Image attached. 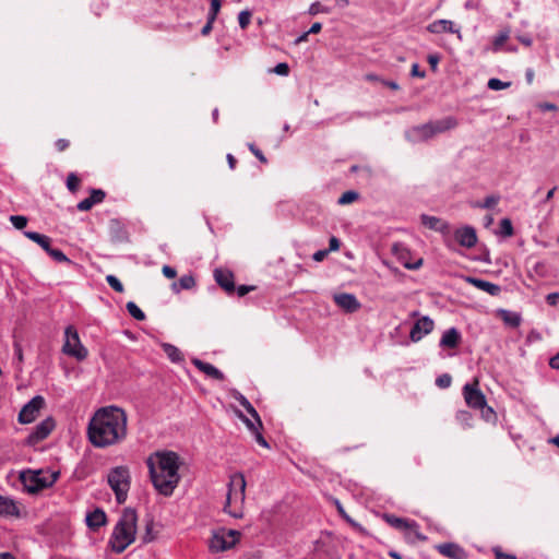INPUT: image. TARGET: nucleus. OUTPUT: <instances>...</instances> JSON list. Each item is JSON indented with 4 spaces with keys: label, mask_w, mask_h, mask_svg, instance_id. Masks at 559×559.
<instances>
[{
    "label": "nucleus",
    "mask_w": 559,
    "mask_h": 559,
    "mask_svg": "<svg viewBox=\"0 0 559 559\" xmlns=\"http://www.w3.org/2000/svg\"><path fill=\"white\" fill-rule=\"evenodd\" d=\"M55 426L56 423L52 417L45 418L38 425H36L34 430L28 435L27 443L29 445H35L38 442L43 441L50 435Z\"/></svg>",
    "instance_id": "9b49d317"
},
{
    "label": "nucleus",
    "mask_w": 559,
    "mask_h": 559,
    "mask_svg": "<svg viewBox=\"0 0 559 559\" xmlns=\"http://www.w3.org/2000/svg\"><path fill=\"white\" fill-rule=\"evenodd\" d=\"M58 473L43 472V471H26L22 472L20 479L29 493L38 492L44 488L52 486L57 478Z\"/></svg>",
    "instance_id": "423d86ee"
},
{
    "label": "nucleus",
    "mask_w": 559,
    "mask_h": 559,
    "mask_svg": "<svg viewBox=\"0 0 559 559\" xmlns=\"http://www.w3.org/2000/svg\"><path fill=\"white\" fill-rule=\"evenodd\" d=\"M455 419L464 429L471 428L473 426V415L468 411H457L455 414Z\"/></svg>",
    "instance_id": "2f4dec72"
},
{
    "label": "nucleus",
    "mask_w": 559,
    "mask_h": 559,
    "mask_svg": "<svg viewBox=\"0 0 559 559\" xmlns=\"http://www.w3.org/2000/svg\"><path fill=\"white\" fill-rule=\"evenodd\" d=\"M240 536L238 531H218L213 534L210 539L209 547L213 552H221L230 549L236 545Z\"/></svg>",
    "instance_id": "6e6552de"
},
{
    "label": "nucleus",
    "mask_w": 559,
    "mask_h": 559,
    "mask_svg": "<svg viewBox=\"0 0 559 559\" xmlns=\"http://www.w3.org/2000/svg\"><path fill=\"white\" fill-rule=\"evenodd\" d=\"M162 272L167 278H174L177 275L176 270L169 265H164Z\"/></svg>",
    "instance_id": "4d7b16f0"
},
{
    "label": "nucleus",
    "mask_w": 559,
    "mask_h": 559,
    "mask_svg": "<svg viewBox=\"0 0 559 559\" xmlns=\"http://www.w3.org/2000/svg\"><path fill=\"white\" fill-rule=\"evenodd\" d=\"M427 31L432 34L455 33L457 34L459 38H462L460 29L454 28V24L450 20L442 19L433 21L427 26Z\"/></svg>",
    "instance_id": "a211bd4d"
},
{
    "label": "nucleus",
    "mask_w": 559,
    "mask_h": 559,
    "mask_svg": "<svg viewBox=\"0 0 559 559\" xmlns=\"http://www.w3.org/2000/svg\"><path fill=\"white\" fill-rule=\"evenodd\" d=\"M509 38V35L507 32H501L499 33L495 39H493V48L497 50L499 49L504 43L506 40Z\"/></svg>",
    "instance_id": "de8ad7c7"
},
{
    "label": "nucleus",
    "mask_w": 559,
    "mask_h": 559,
    "mask_svg": "<svg viewBox=\"0 0 559 559\" xmlns=\"http://www.w3.org/2000/svg\"><path fill=\"white\" fill-rule=\"evenodd\" d=\"M152 528H153V523L152 522L147 523L145 535L142 537L143 543H145V544L151 543L154 539V536L152 535Z\"/></svg>",
    "instance_id": "5fc2aeb1"
},
{
    "label": "nucleus",
    "mask_w": 559,
    "mask_h": 559,
    "mask_svg": "<svg viewBox=\"0 0 559 559\" xmlns=\"http://www.w3.org/2000/svg\"><path fill=\"white\" fill-rule=\"evenodd\" d=\"M347 523L358 533L360 534H367L366 528L360 525L358 522H356L354 519H347Z\"/></svg>",
    "instance_id": "864d4df0"
},
{
    "label": "nucleus",
    "mask_w": 559,
    "mask_h": 559,
    "mask_svg": "<svg viewBox=\"0 0 559 559\" xmlns=\"http://www.w3.org/2000/svg\"><path fill=\"white\" fill-rule=\"evenodd\" d=\"M163 349H164L165 354L167 355V357L173 362H179V361L183 360L181 352L175 345L165 343V344H163Z\"/></svg>",
    "instance_id": "7c9ffc66"
},
{
    "label": "nucleus",
    "mask_w": 559,
    "mask_h": 559,
    "mask_svg": "<svg viewBox=\"0 0 559 559\" xmlns=\"http://www.w3.org/2000/svg\"><path fill=\"white\" fill-rule=\"evenodd\" d=\"M251 21V12L248 10L241 11L238 15V23L242 29H246Z\"/></svg>",
    "instance_id": "79ce46f5"
},
{
    "label": "nucleus",
    "mask_w": 559,
    "mask_h": 559,
    "mask_svg": "<svg viewBox=\"0 0 559 559\" xmlns=\"http://www.w3.org/2000/svg\"><path fill=\"white\" fill-rule=\"evenodd\" d=\"M213 23L214 21H211L209 17H207V21L205 23V25L202 27L201 29V34L203 36H206L211 33L212 28H213Z\"/></svg>",
    "instance_id": "338daca9"
},
{
    "label": "nucleus",
    "mask_w": 559,
    "mask_h": 559,
    "mask_svg": "<svg viewBox=\"0 0 559 559\" xmlns=\"http://www.w3.org/2000/svg\"><path fill=\"white\" fill-rule=\"evenodd\" d=\"M330 10L320 2H313L309 8V14L317 15L319 13H329Z\"/></svg>",
    "instance_id": "49530a36"
},
{
    "label": "nucleus",
    "mask_w": 559,
    "mask_h": 559,
    "mask_svg": "<svg viewBox=\"0 0 559 559\" xmlns=\"http://www.w3.org/2000/svg\"><path fill=\"white\" fill-rule=\"evenodd\" d=\"M246 485V478L242 473L230 475L224 511L235 519L243 516Z\"/></svg>",
    "instance_id": "20e7f679"
},
{
    "label": "nucleus",
    "mask_w": 559,
    "mask_h": 559,
    "mask_svg": "<svg viewBox=\"0 0 559 559\" xmlns=\"http://www.w3.org/2000/svg\"><path fill=\"white\" fill-rule=\"evenodd\" d=\"M66 341L62 352L69 356L75 357L78 360H83L87 357V349L82 345L76 329L72 325L66 328Z\"/></svg>",
    "instance_id": "0eeeda50"
},
{
    "label": "nucleus",
    "mask_w": 559,
    "mask_h": 559,
    "mask_svg": "<svg viewBox=\"0 0 559 559\" xmlns=\"http://www.w3.org/2000/svg\"><path fill=\"white\" fill-rule=\"evenodd\" d=\"M433 320L425 316L418 319L413 325L409 337L413 342L420 341L425 335L429 334L433 330Z\"/></svg>",
    "instance_id": "f8f14e48"
},
{
    "label": "nucleus",
    "mask_w": 559,
    "mask_h": 559,
    "mask_svg": "<svg viewBox=\"0 0 559 559\" xmlns=\"http://www.w3.org/2000/svg\"><path fill=\"white\" fill-rule=\"evenodd\" d=\"M477 409L480 411L481 417L486 421H491L496 418V413L493 412V409L490 406L487 405V403L485 404L484 407H478Z\"/></svg>",
    "instance_id": "a18cd8bd"
},
{
    "label": "nucleus",
    "mask_w": 559,
    "mask_h": 559,
    "mask_svg": "<svg viewBox=\"0 0 559 559\" xmlns=\"http://www.w3.org/2000/svg\"><path fill=\"white\" fill-rule=\"evenodd\" d=\"M273 72L278 75L286 76L289 74V67L287 63L281 62L275 66V68L273 69Z\"/></svg>",
    "instance_id": "8fccbe9b"
},
{
    "label": "nucleus",
    "mask_w": 559,
    "mask_h": 559,
    "mask_svg": "<svg viewBox=\"0 0 559 559\" xmlns=\"http://www.w3.org/2000/svg\"><path fill=\"white\" fill-rule=\"evenodd\" d=\"M45 406V399L41 395L34 396L28 401L19 413V423L31 424L39 415L40 409Z\"/></svg>",
    "instance_id": "9d476101"
},
{
    "label": "nucleus",
    "mask_w": 559,
    "mask_h": 559,
    "mask_svg": "<svg viewBox=\"0 0 559 559\" xmlns=\"http://www.w3.org/2000/svg\"><path fill=\"white\" fill-rule=\"evenodd\" d=\"M66 183H67V188L71 192H75L79 189L80 178L74 173H71L68 175Z\"/></svg>",
    "instance_id": "ea45409f"
},
{
    "label": "nucleus",
    "mask_w": 559,
    "mask_h": 559,
    "mask_svg": "<svg viewBox=\"0 0 559 559\" xmlns=\"http://www.w3.org/2000/svg\"><path fill=\"white\" fill-rule=\"evenodd\" d=\"M340 240L336 238V237H331L330 240H329V252L330 251H336L340 249Z\"/></svg>",
    "instance_id": "680f3d73"
},
{
    "label": "nucleus",
    "mask_w": 559,
    "mask_h": 559,
    "mask_svg": "<svg viewBox=\"0 0 559 559\" xmlns=\"http://www.w3.org/2000/svg\"><path fill=\"white\" fill-rule=\"evenodd\" d=\"M85 520L86 525L91 530L96 531L106 524L107 518L106 513L102 509H95L94 511L87 513Z\"/></svg>",
    "instance_id": "5701e85b"
},
{
    "label": "nucleus",
    "mask_w": 559,
    "mask_h": 559,
    "mask_svg": "<svg viewBox=\"0 0 559 559\" xmlns=\"http://www.w3.org/2000/svg\"><path fill=\"white\" fill-rule=\"evenodd\" d=\"M461 341V334L456 328L448 329L441 336L439 345L443 348H455Z\"/></svg>",
    "instance_id": "4be33fe9"
},
{
    "label": "nucleus",
    "mask_w": 559,
    "mask_h": 559,
    "mask_svg": "<svg viewBox=\"0 0 559 559\" xmlns=\"http://www.w3.org/2000/svg\"><path fill=\"white\" fill-rule=\"evenodd\" d=\"M254 435V439L255 441L264 447V448H269V443L266 442V440L264 439V437L262 436V433L260 432V429L255 430L254 432H252Z\"/></svg>",
    "instance_id": "bf43d9fd"
},
{
    "label": "nucleus",
    "mask_w": 559,
    "mask_h": 559,
    "mask_svg": "<svg viewBox=\"0 0 559 559\" xmlns=\"http://www.w3.org/2000/svg\"><path fill=\"white\" fill-rule=\"evenodd\" d=\"M254 289V286H248V285H239L236 287L235 292L239 297L246 296L248 293L252 292Z\"/></svg>",
    "instance_id": "603ef678"
},
{
    "label": "nucleus",
    "mask_w": 559,
    "mask_h": 559,
    "mask_svg": "<svg viewBox=\"0 0 559 559\" xmlns=\"http://www.w3.org/2000/svg\"><path fill=\"white\" fill-rule=\"evenodd\" d=\"M546 299L549 305L555 306L559 301V293H551L547 295Z\"/></svg>",
    "instance_id": "774afa93"
},
{
    "label": "nucleus",
    "mask_w": 559,
    "mask_h": 559,
    "mask_svg": "<svg viewBox=\"0 0 559 559\" xmlns=\"http://www.w3.org/2000/svg\"><path fill=\"white\" fill-rule=\"evenodd\" d=\"M499 201H500L499 195L491 194V195L486 197L483 202H480V201L474 202L472 204V206L478 207V209H493L499 203Z\"/></svg>",
    "instance_id": "473e14b6"
},
{
    "label": "nucleus",
    "mask_w": 559,
    "mask_h": 559,
    "mask_svg": "<svg viewBox=\"0 0 559 559\" xmlns=\"http://www.w3.org/2000/svg\"><path fill=\"white\" fill-rule=\"evenodd\" d=\"M385 520L391 526L397 530H408L412 526L416 525L414 521L409 523L407 520L394 515H385Z\"/></svg>",
    "instance_id": "c756f323"
},
{
    "label": "nucleus",
    "mask_w": 559,
    "mask_h": 559,
    "mask_svg": "<svg viewBox=\"0 0 559 559\" xmlns=\"http://www.w3.org/2000/svg\"><path fill=\"white\" fill-rule=\"evenodd\" d=\"M510 85H511V82H502L501 80L496 79V78L489 79V81L487 83L488 88L492 90V91L504 90V88L509 87Z\"/></svg>",
    "instance_id": "e433bc0d"
},
{
    "label": "nucleus",
    "mask_w": 559,
    "mask_h": 559,
    "mask_svg": "<svg viewBox=\"0 0 559 559\" xmlns=\"http://www.w3.org/2000/svg\"><path fill=\"white\" fill-rule=\"evenodd\" d=\"M498 234L502 237H511L513 235V226L511 219L502 218L500 221Z\"/></svg>",
    "instance_id": "f704fd0d"
},
{
    "label": "nucleus",
    "mask_w": 559,
    "mask_h": 559,
    "mask_svg": "<svg viewBox=\"0 0 559 559\" xmlns=\"http://www.w3.org/2000/svg\"><path fill=\"white\" fill-rule=\"evenodd\" d=\"M496 559H516L514 555L504 554L500 548L493 549Z\"/></svg>",
    "instance_id": "6e6d98bb"
},
{
    "label": "nucleus",
    "mask_w": 559,
    "mask_h": 559,
    "mask_svg": "<svg viewBox=\"0 0 559 559\" xmlns=\"http://www.w3.org/2000/svg\"><path fill=\"white\" fill-rule=\"evenodd\" d=\"M55 145L59 152H63L64 150H67L69 147L70 143L66 139H59L56 141Z\"/></svg>",
    "instance_id": "052dcab7"
},
{
    "label": "nucleus",
    "mask_w": 559,
    "mask_h": 559,
    "mask_svg": "<svg viewBox=\"0 0 559 559\" xmlns=\"http://www.w3.org/2000/svg\"><path fill=\"white\" fill-rule=\"evenodd\" d=\"M154 488L163 496H171L180 481V457L174 451H157L146 460Z\"/></svg>",
    "instance_id": "f03ea898"
},
{
    "label": "nucleus",
    "mask_w": 559,
    "mask_h": 559,
    "mask_svg": "<svg viewBox=\"0 0 559 559\" xmlns=\"http://www.w3.org/2000/svg\"><path fill=\"white\" fill-rule=\"evenodd\" d=\"M106 282L108 283V285L117 293H122L123 292V285L122 283L118 280V277H116L115 275H107L106 276Z\"/></svg>",
    "instance_id": "58836bf2"
},
{
    "label": "nucleus",
    "mask_w": 559,
    "mask_h": 559,
    "mask_svg": "<svg viewBox=\"0 0 559 559\" xmlns=\"http://www.w3.org/2000/svg\"><path fill=\"white\" fill-rule=\"evenodd\" d=\"M333 300L341 309L348 313H354L361 307L356 296L348 293L335 294Z\"/></svg>",
    "instance_id": "ddd939ff"
},
{
    "label": "nucleus",
    "mask_w": 559,
    "mask_h": 559,
    "mask_svg": "<svg viewBox=\"0 0 559 559\" xmlns=\"http://www.w3.org/2000/svg\"><path fill=\"white\" fill-rule=\"evenodd\" d=\"M214 278L216 283L227 293L233 294L236 289L234 274L229 270L215 269Z\"/></svg>",
    "instance_id": "2eb2a0df"
},
{
    "label": "nucleus",
    "mask_w": 559,
    "mask_h": 559,
    "mask_svg": "<svg viewBox=\"0 0 559 559\" xmlns=\"http://www.w3.org/2000/svg\"><path fill=\"white\" fill-rule=\"evenodd\" d=\"M239 418L246 424V426L248 427V429L251 431V432H254L255 430L258 429H261L262 427L259 426V424L255 421L253 423L252 420H250L249 418H247L243 414L239 413Z\"/></svg>",
    "instance_id": "09e8293b"
},
{
    "label": "nucleus",
    "mask_w": 559,
    "mask_h": 559,
    "mask_svg": "<svg viewBox=\"0 0 559 559\" xmlns=\"http://www.w3.org/2000/svg\"><path fill=\"white\" fill-rule=\"evenodd\" d=\"M129 314L135 320L143 321L145 319V313L138 307V305L133 301L127 302L126 306Z\"/></svg>",
    "instance_id": "72a5a7b5"
},
{
    "label": "nucleus",
    "mask_w": 559,
    "mask_h": 559,
    "mask_svg": "<svg viewBox=\"0 0 559 559\" xmlns=\"http://www.w3.org/2000/svg\"><path fill=\"white\" fill-rule=\"evenodd\" d=\"M335 506L338 514L347 522V519H352L343 508L342 503L338 500H335Z\"/></svg>",
    "instance_id": "0e129e2a"
},
{
    "label": "nucleus",
    "mask_w": 559,
    "mask_h": 559,
    "mask_svg": "<svg viewBox=\"0 0 559 559\" xmlns=\"http://www.w3.org/2000/svg\"><path fill=\"white\" fill-rule=\"evenodd\" d=\"M24 235L31 239L32 241L36 242L38 246H40L46 252L49 251L51 248V239L43 234L36 233V231H25Z\"/></svg>",
    "instance_id": "bb28decb"
},
{
    "label": "nucleus",
    "mask_w": 559,
    "mask_h": 559,
    "mask_svg": "<svg viewBox=\"0 0 559 559\" xmlns=\"http://www.w3.org/2000/svg\"><path fill=\"white\" fill-rule=\"evenodd\" d=\"M20 510L16 502L9 497L0 495V515L19 516Z\"/></svg>",
    "instance_id": "b1692460"
},
{
    "label": "nucleus",
    "mask_w": 559,
    "mask_h": 559,
    "mask_svg": "<svg viewBox=\"0 0 559 559\" xmlns=\"http://www.w3.org/2000/svg\"><path fill=\"white\" fill-rule=\"evenodd\" d=\"M248 147L250 150V152L262 163H266L267 159L266 157L263 155V153L252 143H249L248 144Z\"/></svg>",
    "instance_id": "3c124183"
},
{
    "label": "nucleus",
    "mask_w": 559,
    "mask_h": 559,
    "mask_svg": "<svg viewBox=\"0 0 559 559\" xmlns=\"http://www.w3.org/2000/svg\"><path fill=\"white\" fill-rule=\"evenodd\" d=\"M235 399L239 402V404L254 418V420H257V423L259 424L260 427H262V421H261V418L258 414V412L255 411V408L252 406V404L248 401V399L246 396H243L242 394L240 393H237V395L235 396Z\"/></svg>",
    "instance_id": "cd10ccee"
},
{
    "label": "nucleus",
    "mask_w": 559,
    "mask_h": 559,
    "mask_svg": "<svg viewBox=\"0 0 559 559\" xmlns=\"http://www.w3.org/2000/svg\"><path fill=\"white\" fill-rule=\"evenodd\" d=\"M195 286V280L192 275H182L178 283L173 284V289L175 292H180L181 289H191Z\"/></svg>",
    "instance_id": "c85d7f7f"
},
{
    "label": "nucleus",
    "mask_w": 559,
    "mask_h": 559,
    "mask_svg": "<svg viewBox=\"0 0 559 559\" xmlns=\"http://www.w3.org/2000/svg\"><path fill=\"white\" fill-rule=\"evenodd\" d=\"M455 240L465 248H473L477 243V234L474 227L464 226L454 231Z\"/></svg>",
    "instance_id": "4468645a"
},
{
    "label": "nucleus",
    "mask_w": 559,
    "mask_h": 559,
    "mask_svg": "<svg viewBox=\"0 0 559 559\" xmlns=\"http://www.w3.org/2000/svg\"><path fill=\"white\" fill-rule=\"evenodd\" d=\"M10 222L12 223V225L16 229H22V228H24L26 226L27 218L25 216H22V215H11L10 216Z\"/></svg>",
    "instance_id": "c03bdc74"
},
{
    "label": "nucleus",
    "mask_w": 559,
    "mask_h": 559,
    "mask_svg": "<svg viewBox=\"0 0 559 559\" xmlns=\"http://www.w3.org/2000/svg\"><path fill=\"white\" fill-rule=\"evenodd\" d=\"M420 221L424 226L432 230L445 231L448 229V224L436 216L423 214Z\"/></svg>",
    "instance_id": "a878e982"
},
{
    "label": "nucleus",
    "mask_w": 559,
    "mask_h": 559,
    "mask_svg": "<svg viewBox=\"0 0 559 559\" xmlns=\"http://www.w3.org/2000/svg\"><path fill=\"white\" fill-rule=\"evenodd\" d=\"M47 253L57 262L72 263L71 260L59 249L50 248Z\"/></svg>",
    "instance_id": "4c0bfd02"
},
{
    "label": "nucleus",
    "mask_w": 559,
    "mask_h": 559,
    "mask_svg": "<svg viewBox=\"0 0 559 559\" xmlns=\"http://www.w3.org/2000/svg\"><path fill=\"white\" fill-rule=\"evenodd\" d=\"M432 130L433 136L443 133L445 131L452 130L457 127L459 122L456 118L452 116H448L443 119L436 120V121H429Z\"/></svg>",
    "instance_id": "412c9836"
},
{
    "label": "nucleus",
    "mask_w": 559,
    "mask_h": 559,
    "mask_svg": "<svg viewBox=\"0 0 559 559\" xmlns=\"http://www.w3.org/2000/svg\"><path fill=\"white\" fill-rule=\"evenodd\" d=\"M138 514L134 509L123 510L114 527L109 545L116 554L123 552L135 539Z\"/></svg>",
    "instance_id": "7ed1b4c3"
},
{
    "label": "nucleus",
    "mask_w": 559,
    "mask_h": 559,
    "mask_svg": "<svg viewBox=\"0 0 559 559\" xmlns=\"http://www.w3.org/2000/svg\"><path fill=\"white\" fill-rule=\"evenodd\" d=\"M358 198H359L358 192L353 191V190H349V191L344 192V193L340 197V199H338L337 203H338L340 205H346V204H349V203H352V202L356 201Z\"/></svg>",
    "instance_id": "c9c22d12"
},
{
    "label": "nucleus",
    "mask_w": 559,
    "mask_h": 559,
    "mask_svg": "<svg viewBox=\"0 0 559 559\" xmlns=\"http://www.w3.org/2000/svg\"><path fill=\"white\" fill-rule=\"evenodd\" d=\"M128 416L118 406L98 408L91 417L86 435L91 444L105 449L122 442L128 433Z\"/></svg>",
    "instance_id": "f257e3e1"
},
{
    "label": "nucleus",
    "mask_w": 559,
    "mask_h": 559,
    "mask_svg": "<svg viewBox=\"0 0 559 559\" xmlns=\"http://www.w3.org/2000/svg\"><path fill=\"white\" fill-rule=\"evenodd\" d=\"M437 550L441 555L452 559H460L463 555V549L459 545L453 543L440 544L437 546Z\"/></svg>",
    "instance_id": "393cba45"
},
{
    "label": "nucleus",
    "mask_w": 559,
    "mask_h": 559,
    "mask_svg": "<svg viewBox=\"0 0 559 559\" xmlns=\"http://www.w3.org/2000/svg\"><path fill=\"white\" fill-rule=\"evenodd\" d=\"M192 364L203 373H205L207 377L223 381L225 379L224 373L217 369L212 364L205 362L199 358L192 359Z\"/></svg>",
    "instance_id": "aec40b11"
},
{
    "label": "nucleus",
    "mask_w": 559,
    "mask_h": 559,
    "mask_svg": "<svg viewBox=\"0 0 559 559\" xmlns=\"http://www.w3.org/2000/svg\"><path fill=\"white\" fill-rule=\"evenodd\" d=\"M504 320L512 326H518L521 322L520 316H518L515 313L506 317Z\"/></svg>",
    "instance_id": "13d9d810"
},
{
    "label": "nucleus",
    "mask_w": 559,
    "mask_h": 559,
    "mask_svg": "<svg viewBox=\"0 0 559 559\" xmlns=\"http://www.w3.org/2000/svg\"><path fill=\"white\" fill-rule=\"evenodd\" d=\"M406 136L414 142H423L433 138L429 122L415 126L406 132Z\"/></svg>",
    "instance_id": "dca6fc26"
},
{
    "label": "nucleus",
    "mask_w": 559,
    "mask_h": 559,
    "mask_svg": "<svg viewBox=\"0 0 559 559\" xmlns=\"http://www.w3.org/2000/svg\"><path fill=\"white\" fill-rule=\"evenodd\" d=\"M478 379H474L472 383H466L463 386V396L464 401L471 408L477 409L478 407H484L486 404V396L479 390Z\"/></svg>",
    "instance_id": "1a4fd4ad"
},
{
    "label": "nucleus",
    "mask_w": 559,
    "mask_h": 559,
    "mask_svg": "<svg viewBox=\"0 0 559 559\" xmlns=\"http://www.w3.org/2000/svg\"><path fill=\"white\" fill-rule=\"evenodd\" d=\"M329 253V250H318L317 252L313 253L312 258L314 261L317 262H321L325 259V257L328 255Z\"/></svg>",
    "instance_id": "e2e57ef3"
},
{
    "label": "nucleus",
    "mask_w": 559,
    "mask_h": 559,
    "mask_svg": "<svg viewBox=\"0 0 559 559\" xmlns=\"http://www.w3.org/2000/svg\"><path fill=\"white\" fill-rule=\"evenodd\" d=\"M466 282L469 283L471 285H473L474 287H476L483 292H486L490 296H498L501 292V287L499 285L493 284L488 281H485V280H481V278L468 276V277H466Z\"/></svg>",
    "instance_id": "6ab92c4d"
},
{
    "label": "nucleus",
    "mask_w": 559,
    "mask_h": 559,
    "mask_svg": "<svg viewBox=\"0 0 559 559\" xmlns=\"http://www.w3.org/2000/svg\"><path fill=\"white\" fill-rule=\"evenodd\" d=\"M107 483L116 496L119 504L126 502L131 485L130 471L127 466H116L108 472Z\"/></svg>",
    "instance_id": "39448f33"
},
{
    "label": "nucleus",
    "mask_w": 559,
    "mask_h": 559,
    "mask_svg": "<svg viewBox=\"0 0 559 559\" xmlns=\"http://www.w3.org/2000/svg\"><path fill=\"white\" fill-rule=\"evenodd\" d=\"M452 383V377L449 373H442L436 379V385L440 389H448Z\"/></svg>",
    "instance_id": "a19ab883"
},
{
    "label": "nucleus",
    "mask_w": 559,
    "mask_h": 559,
    "mask_svg": "<svg viewBox=\"0 0 559 559\" xmlns=\"http://www.w3.org/2000/svg\"><path fill=\"white\" fill-rule=\"evenodd\" d=\"M106 197L102 189H92L91 195L83 199L76 204V209L81 212L90 211L95 204L102 203Z\"/></svg>",
    "instance_id": "f3484780"
},
{
    "label": "nucleus",
    "mask_w": 559,
    "mask_h": 559,
    "mask_svg": "<svg viewBox=\"0 0 559 559\" xmlns=\"http://www.w3.org/2000/svg\"><path fill=\"white\" fill-rule=\"evenodd\" d=\"M411 74L417 78H425L426 75L425 71H420L419 66L417 63H414L412 66Z\"/></svg>",
    "instance_id": "69168bd1"
},
{
    "label": "nucleus",
    "mask_w": 559,
    "mask_h": 559,
    "mask_svg": "<svg viewBox=\"0 0 559 559\" xmlns=\"http://www.w3.org/2000/svg\"><path fill=\"white\" fill-rule=\"evenodd\" d=\"M221 7H222V1L221 0H211V8H210V12L207 14V17L211 20V21H215L216 20V16L221 10Z\"/></svg>",
    "instance_id": "37998d69"
}]
</instances>
